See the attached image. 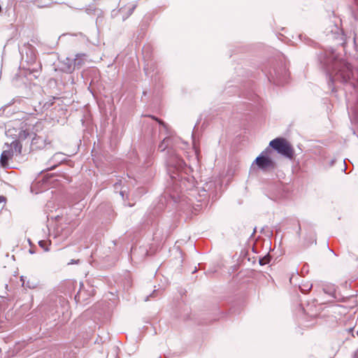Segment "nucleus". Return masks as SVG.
Returning a JSON list of instances; mask_svg holds the SVG:
<instances>
[{"label":"nucleus","mask_w":358,"mask_h":358,"mask_svg":"<svg viewBox=\"0 0 358 358\" xmlns=\"http://www.w3.org/2000/svg\"><path fill=\"white\" fill-rule=\"evenodd\" d=\"M178 139L171 136H167L163 139L158 146L160 152L168 150L166 158L167 172L169 175L176 192L190 189L193 187L194 182L192 178H187L182 176V171L187 170L186 163L173 150Z\"/></svg>","instance_id":"f257e3e1"},{"label":"nucleus","mask_w":358,"mask_h":358,"mask_svg":"<svg viewBox=\"0 0 358 358\" xmlns=\"http://www.w3.org/2000/svg\"><path fill=\"white\" fill-rule=\"evenodd\" d=\"M322 67L329 77V86L331 88L334 82L351 83L353 71L351 65L342 59H339L334 51L325 52L318 55Z\"/></svg>","instance_id":"f03ea898"},{"label":"nucleus","mask_w":358,"mask_h":358,"mask_svg":"<svg viewBox=\"0 0 358 358\" xmlns=\"http://www.w3.org/2000/svg\"><path fill=\"white\" fill-rule=\"evenodd\" d=\"M269 148H271L278 154L289 159L294 157V149L291 144L284 138H276L271 141Z\"/></svg>","instance_id":"7ed1b4c3"},{"label":"nucleus","mask_w":358,"mask_h":358,"mask_svg":"<svg viewBox=\"0 0 358 358\" xmlns=\"http://www.w3.org/2000/svg\"><path fill=\"white\" fill-rule=\"evenodd\" d=\"M271 152L269 147L266 148L253 162L252 165L256 164L257 167L263 171L274 169L275 168V162L267 155Z\"/></svg>","instance_id":"20e7f679"},{"label":"nucleus","mask_w":358,"mask_h":358,"mask_svg":"<svg viewBox=\"0 0 358 358\" xmlns=\"http://www.w3.org/2000/svg\"><path fill=\"white\" fill-rule=\"evenodd\" d=\"M274 71V75L270 72V76L268 77V80L270 82H273L275 85H282L287 77V72L285 69H283L282 72L280 73L278 71H276L275 69Z\"/></svg>","instance_id":"39448f33"},{"label":"nucleus","mask_w":358,"mask_h":358,"mask_svg":"<svg viewBox=\"0 0 358 358\" xmlns=\"http://www.w3.org/2000/svg\"><path fill=\"white\" fill-rule=\"evenodd\" d=\"M59 69L66 73H71L74 71L73 58L66 57L62 61H59Z\"/></svg>","instance_id":"423d86ee"},{"label":"nucleus","mask_w":358,"mask_h":358,"mask_svg":"<svg viewBox=\"0 0 358 358\" xmlns=\"http://www.w3.org/2000/svg\"><path fill=\"white\" fill-rule=\"evenodd\" d=\"M120 12L122 14L124 13L127 14L126 16L123 15V20L130 16L136 7V4L134 3H130L127 6L124 4V0L120 1Z\"/></svg>","instance_id":"0eeeda50"},{"label":"nucleus","mask_w":358,"mask_h":358,"mask_svg":"<svg viewBox=\"0 0 358 358\" xmlns=\"http://www.w3.org/2000/svg\"><path fill=\"white\" fill-rule=\"evenodd\" d=\"M14 155V151L12 149L7 148L4 150L0 157V165L2 167H7L8 166V160L10 159Z\"/></svg>","instance_id":"6e6552de"},{"label":"nucleus","mask_w":358,"mask_h":358,"mask_svg":"<svg viewBox=\"0 0 358 358\" xmlns=\"http://www.w3.org/2000/svg\"><path fill=\"white\" fill-rule=\"evenodd\" d=\"M66 161L65 155L63 152H56L49 160V163L52 164L50 169H53L59 164Z\"/></svg>","instance_id":"1a4fd4ad"},{"label":"nucleus","mask_w":358,"mask_h":358,"mask_svg":"<svg viewBox=\"0 0 358 358\" xmlns=\"http://www.w3.org/2000/svg\"><path fill=\"white\" fill-rule=\"evenodd\" d=\"M4 147L12 149L14 151V155H20L22 152V145L18 140H14L10 144L5 143Z\"/></svg>","instance_id":"9d476101"},{"label":"nucleus","mask_w":358,"mask_h":358,"mask_svg":"<svg viewBox=\"0 0 358 358\" xmlns=\"http://www.w3.org/2000/svg\"><path fill=\"white\" fill-rule=\"evenodd\" d=\"M85 57V54L80 53L77 54L75 58H73L74 70L76 69H80L84 65L86 59Z\"/></svg>","instance_id":"9b49d317"},{"label":"nucleus","mask_w":358,"mask_h":358,"mask_svg":"<svg viewBox=\"0 0 358 358\" xmlns=\"http://www.w3.org/2000/svg\"><path fill=\"white\" fill-rule=\"evenodd\" d=\"M271 257L269 254L264 255L263 257L259 258V263L261 266L266 265L270 262Z\"/></svg>","instance_id":"f8f14e48"},{"label":"nucleus","mask_w":358,"mask_h":358,"mask_svg":"<svg viewBox=\"0 0 358 358\" xmlns=\"http://www.w3.org/2000/svg\"><path fill=\"white\" fill-rule=\"evenodd\" d=\"M38 245L41 248H43L45 251L48 252L49 251V248L47 245V242L45 241H38Z\"/></svg>","instance_id":"ddd939ff"},{"label":"nucleus","mask_w":358,"mask_h":358,"mask_svg":"<svg viewBox=\"0 0 358 358\" xmlns=\"http://www.w3.org/2000/svg\"><path fill=\"white\" fill-rule=\"evenodd\" d=\"M55 98L52 99V100H54ZM53 104V101H51L50 102H46L44 103V106H43V108H45V109H48Z\"/></svg>","instance_id":"4468645a"},{"label":"nucleus","mask_w":358,"mask_h":358,"mask_svg":"<svg viewBox=\"0 0 358 358\" xmlns=\"http://www.w3.org/2000/svg\"><path fill=\"white\" fill-rule=\"evenodd\" d=\"M157 121H158V122L159 123V124L162 125L164 128L166 127V124L162 122V120H158L157 118H155Z\"/></svg>","instance_id":"2eb2a0df"},{"label":"nucleus","mask_w":358,"mask_h":358,"mask_svg":"<svg viewBox=\"0 0 358 358\" xmlns=\"http://www.w3.org/2000/svg\"><path fill=\"white\" fill-rule=\"evenodd\" d=\"M155 290H154V291H153V292H152L150 296H147L145 297V301H148V299H149V297H150V296H154V295H155Z\"/></svg>","instance_id":"dca6fc26"},{"label":"nucleus","mask_w":358,"mask_h":358,"mask_svg":"<svg viewBox=\"0 0 358 358\" xmlns=\"http://www.w3.org/2000/svg\"><path fill=\"white\" fill-rule=\"evenodd\" d=\"M352 358H358V349L357 350L356 352H354Z\"/></svg>","instance_id":"f3484780"},{"label":"nucleus","mask_w":358,"mask_h":358,"mask_svg":"<svg viewBox=\"0 0 358 358\" xmlns=\"http://www.w3.org/2000/svg\"><path fill=\"white\" fill-rule=\"evenodd\" d=\"M20 281H22V285L24 286L25 285V282H24V276H21L20 277Z\"/></svg>","instance_id":"a211bd4d"},{"label":"nucleus","mask_w":358,"mask_h":358,"mask_svg":"<svg viewBox=\"0 0 358 358\" xmlns=\"http://www.w3.org/2000/svg\"><path fill=\"white\" fill-rule=\"evenodd\" d=\"M6 200V198L3 196H0V203Z\"/></svg>","instance_id":"6ab92c4d"},{"label":"nucleus","mask_w":358,"mask_h":358,"mask_svg":"<svg viewBox=\"0 0 358 358\" xmlns=\"http://www.w3.org/2000/svg\"><path fill=\"white\" fill-rule=\"evenodd\" d=\"M26 286H27V287H29V288H34V286H31V285H30V283L29 282V281L27 282V283Z\"/></svg>","instance_id":"aec40b11"},{"label":"nucleus","mask_w":358,"mask_h":358,"mask_svg":"<svg viewBox=\"0 0 358 358\" xmlns=\"http://www.w3.org/2000/svg\"><path fill=\"white\" fill-rule=\"evenodd\" d=\"M79 260H72L71 263H69V264H74V263H77Z\"/></svg>","instance_id":"412c9836"},{"label":"nucleus","mask_w":358,"mask_h":358,"mask_svg":"<svg viewBox=\"0 0 358 358\" xmlns=\"http://www.w3.org/2000/svg\"><path fill=\"white\" fill-rule=\"evenodd\" d=\"M120 194H121V196H122V197L124 196L123 192H120Z\"/></svg>","instance_id":"4be33fe9"},{"label":"nucleus","mask_w":358,"mask_h":358,"mask_svg":"<svg viewBox=\"0 0 358 358\" xmlns=\"http://www.w3.org/2000/svg\"><path fill=\"white\" fill-rule=\"evenodd\" d=\"M29 252L31 254L34 253L33 250H29Z\"/></svg>","instance_id":"5701e85b"},{"label":"nucleus","mask_w":358,"mask_h":358,"mask_svg":"<svg viewBox=\"0 0 358 358\" xmlns=\"http://www.w3.org/2000/svg\"><path fill=\"white\" fill-rule=\"evenodd\" d=\"M311 287H312V285H310V287H308V289L307 290L310 289Z\"/></svg>","instance_id":"b1692460"},{"label":"nucleus","mask_w":358,"mask_h":358,"mask_svg":"<svg viewBox=\"0 0 358 358\" xmlns=\"http://www.w3.org/2000/svg\"><path fill=\"white\" fill-rule=\"evenodd\" d=\"M357 334H358V331H357Z\"/></svg>","instance_id":"393cba45"}]
</instances>
